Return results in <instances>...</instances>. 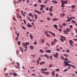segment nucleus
<instances>
[{"label":"nucleus","instance_id":"1","mask_svg":"<svg viewBox=\"0 0 77 77\" xmlns=\"http://www.w3.org/2000/svg\"><path fill=\"white\" fill-rule=\"evenodd\" d=\"M67 1H64L62 0L61 1L62 5H61V8H64L65 7V4H66L67 2Z\"/></svg>","mask_w":77,"mask_h":77},{"label":"nucleus","instance_id":"2","mask_svg":"<svg viewBox=\"0 0 77 77\" xmlns=\"http://www.w3.org/2000/svg\"><path fill=\"white\" fill-rule=\"evenodd\" d=\"M69 42L70 44V45L71 46V47H73V45H72V44H73V41L71 40H69Z\"/></svg>","mask_w":77,"mask_h":77},{"label":"nucleus","instance_id":"3","mask_svg":"<svg viewBox=\"0 0 77 77\" xmlns=\"http://www.w3.org/2000/svg\"><path fill=\"white\" fill-rule=\"evenodd\" d=\"M27 19L30 21V22H32V21H33V22H35V21L33 20H32L30 19V18H29V17H27Z\"/></svg>","mask_w":77,"mask_h":77},{"label":"nucleus","instance_id":"4","mask_svg":"<svg viewBox=\"0 0 77 77\" xmlns=\"http://www.w3.org/2000/svg\"><path fill=\"white\" fill-rule=\"evenodd\" d=\"M34 11H35V12H36V13H37L38 14H42V13H41V12H40L38 10H34Z\"/></svg>","mask_w":77,"mask_h":77},{"label":"nucleus","instance_id":"5","mask_svg":"<svg viewBox=\"0 0 77 77\" xmlns=\"http://www.w3.org/2000/svg\"><path fill=\"white\" fill-rule=\"evenodd\" d=\"M66 30L67 32H69L70 30H71V28H67L66 29Z\"/></svg>","mask_w":77,"mask_h":77},{"label":"nucleus","instance_id":"6","mask_svg":"<svg viewBox=\"0 0 77 77\" xmlns=\"http://www.w3.org/2000/svg\"><path fill=\"white\" fill-rule=\"evenodd\" d=\"M14 67L17 69H20V66H15Z\"/></svg>","mask_w":77,"mask_h":77},{"label":"nucleus","instance_id":"7","mask_svg":"<svg viewBox=\"0 0 77 77\" xmlns=\"http://www.w3.org/2000/svg\"><path fill=\"white\" fill-rule=\"evenodd\" d=\"M65 16V13H63L60 14V17H63Z\"/></svg>","mask_w":77,"mask_h":77},{"label":"nucleus","instance_id":"8","mask_svg":"<svg viewBox=\"0 0 77 77\" xmlns=\"http://www.w3.org/2000/svg\"><path fill=\"white\" fill-rule=\"evenodd\" d=\"M40 7L42 8H45V6L44 5H42L40 6Z\"/></svg>","mask_w":77,"mask_h":77},{"label":"nucleus","instance_id":"9","mask_svg":"<svg viewBox=\"0 0 77 77\" xmlns=\"http://www.w3.org/2000/svg\"><path fill=\"white\" fill-rule=\"evenodd\" d=\"M49 33H50L51 35H53V36H56V35L54 33L51 32V31H49Z\"/></svg>","mask_w":77,"mask_h":77},{"label":"nucleus","instance_id":"10","mask_svg":"<svg viewBox=\"0 0 77 77\" xmlns=\"http://www.w3.org/2000/svg\"><path fill=\"white\" fill-rule=\"evenodd\" d=\"M72 17H71L69 19H67V22L70 21V20H72Z\"/></svg>","mask_w":77,"mask_h":77},{"label":"nucleus","instance_id":"11","mask_svg":"<svg viewBox=\"0 0 77 77\" xmlns=\"http://www.w3.org/2000/svg\"><path fill=\"white\" fill-rule=\"evenodd\" d=\"M64 33L65 34H66V35L68 34V32H67V31L65 30H64Z\"/></svg>","mask_w":77,"mask_h":77},{"label":"nucleus","instance_id":"12","mask_svg":"<svg viewBox=\"0 0 77 77\" xmlns=\"http://www.w3.org/2000/svg\"><path fill=\"white\" fill-rule=\"evenodd\" d=\"M44 63H45V62L42 61L40 63V65H43V64H44Z\"/></svg>","mask_w":77,"mask_h":77},{"label":"nucleus","instance_id":"13","mask_svg":"<svg viewBox=\"0 0 77 77\" xmlns=\"http://www.w3.org/2000/svg\"><path fill=\"white\" fill-rule=\"evenodd\" d=\"M61 38H63V39H64V41H66V38L65 37H63V36L61 35Z\"/></svg>","mask_w":77,"mask_h":77},{"label":"nucleus","instance_id":"14","mask_svg":"<svg viewBox=\"0 0 77 77\" xmlns=\"http://www.w3.org/2000/svg\"><path fill=\"white\" fill-rule=\"evenodd\" d=\"M45 51V52H47V53H51V51L50 50H47Z\"/></svg>","mask_w":77,"mask_h":77},{"label":"nucleus","instance_id":"15","mask_svg":"<svg viewBox=\"0 0 77 77\" xmlns=\"http://www.w3.org/2000/svg\"><path fill=\"white\" fill-rule=\"evenodd\" d=\"M58 54V53H56V54L55 56H54V57H57Z\"/></svg>","mask_w":77,"mask_h":77},{"label":"nucleus","instance_id":"16","mask_svg":"<svg viewBox=\"0 0 77 77\" xmlns=\"http://www.w3.org/2000/svg\"><path fill=\"white\" fill-rule=\"evenodd\" d=\"M52 20V21H57V19L56 18H54Z\"/></svg>","mask_w":77,"mask_h":77},{"label":"nucleus","instance_id":"17","mask_svg":"<svg viewBox=\"0 0 77 77\" xmlns=\"http://www.w3.org/2000/svg\"><path fill=\"white\" fill-rule=\"evenodd\" d=\"M54 26L55 28V29H57L58 27H57V25L55 24L54 25Z\"/></svg>","mask_w":77,"mask_h":77},{"label":"nucleus","instance_id":"18","mask_svg":"<svg viewBox=\"0 0 77 77\" xmlns=\"http://www.w3.org/2000/svg\"><path fill=\"white\" fill-rule=\"evenodd\" d=\"M13 75L14 77H17V73H14Z\"/></svg>","mask_w":77,"mask_h":77},{"label":"nucleus","instance_id":"19","mask_svg":"<svg viewBox=\"0 0 77 77\" xmlns=\"http://www.w3.org/2000/svg\"><path fill=\"white\" fill-rule=\"evenodd\" d=\"M22 1V0H18V1L17 2V3H21Z\"/></svg>","mask_w":77,"mask_h":77},{"label":"nucleus","instance_id":"20","mask_svg":"<svg viewBox=\"0 0 77 77\" xmlns=\"http://www.w3.org/2000/svg\"><path fill=\"white\" fill-rule=\"evenodd\" d=\"M27 26V27H32V25L30 24H28Z\"/></svg>","mask_w":77,"mask_h":77},{"label":"nucleus","instance_id":"21","mask_svg":"<svg viewBox=\"0 0 77 77\" xmlns=\"http://www.w3.org/2000/svg\"><path fill=\"white\" fill-rule=\"evenodd\" d=\"M19 48H20V50L21 51L22 53H23V48H22L20 47Z\"/></svg>","mask_w":77,"mask_h":77},{"label":"nucleus","instance_id":"22","mask_svg":"<svg viewBox=\"0 0 77 77\" xmlns=\"http://www.w3.org/2000/svg\"><path fill=\"white\" fill-rule=\"evenodd\" d=\"M72 23H74V24H75L76 23V22L73 20H72L71 21Z\"/></svg>","mask_w":77,"mask_h":77},{"label":"nucleus","instance_id":"23","mask_svg":"<svg viewBox=\"0 0 77 77\" xmlns=\"http://www.w3.org/2000/svg\"><path fill=\"white\" fill-rule=\"evenodd\" d=\"M52 2L53 3H55V4H57V1H56L53 0V1H52Z\"/></svg>","mask_w":77,"mask_h":77},{"label":"nucleus","instance_id":"24","mask_svg":"<svg viewBox=\"0 0 77 77\" xmlns=\"http://www.w3.org/2000/svg\"><path fill=\"white\" fill-rule=\"evenodd\" d=\"M17 18H21V17L20 16V15H19V14H18L17 15Z\"/></svg>","mask_w":77,"mask_h":77},{"label":"nucleus","instance_id":"25","mask_svg":"<svg viewBox=\"0 0 77 77\" xmlns=\"http://www.w3.org/2000/svg\"><path fill=\"white\" fill-rule=\"evenodd\" d=\"M29 45V42H26V43H25V45L26 46H27V45Z\"/></svg>","mask_w":77,"mask_h":77},{"label":"nucleus","instance_id":"26","mask_svg":"<svg viewBox=\"0 0 77 77\" xmlns=\"http://www.w3.org/2000/svg\"><path fill=\"white\" fill-rule=\"evenodd\" d=\"M35 17V20H37V19L38 18L37 17H38V16H37V15L36 14H34Z\"/></svg>","mask_w":77,"mask_h":77},{"label":"nucleus","instance_id":"27","mask_svg":"<svg viewBox=\"0 0 77 77\" xmlns=\"http://www.w3.org/2000/svg\"><path fill=\"white\" fill-rule=\"evenodd\" d=\"M4 75H5L6 77H7L9 75L8 74V73H5Z\"/></svg>","mask_w":77,"mask_h":77},{"label":"nucleus","instance_id":"28","mask_svg":"<svg viewBox=\"0 0 77 77\" xmlns=\"http://www.w3.org/2000/svg\"><path fill=\"white\" fill-rule=\"evenodd\" d=\"M30 48L31 50H33V47L32 45L30 46Z\"/></svg>","mask_w":77,"mask_h":77},{"label":"nucleus","instance_id":"29","mask_svg":"<svg viewBox=\"0 0 77 77\" xmlns=\"http://www.w3.org/2000/svg\"><path fill=\"white\" fill-rule=\"evenodd\" d=\"M30 37L31 39L32 40L33 39V36H32L31 34L30 35Z\"/></svg>","mask_w":77,"mask_h":77},{"label":"nucleus","instance_id":"30","mask_svg":"<svg viewBox=\"0 0 77 77\" xmlns=\"http://www.w3.org/2000/svg\"><path fill=\"white\" fill-rule=\"evenodd\" d=\"M64 56L65 57H67V58H68V55H67L66 54H63Z\"/></svg>","mask_w":77,"mask_h":77},{"label":"nucleus","instance_id":"31","mask_svg":"<svg viewBox=\"0 0 77 77\" xmlns=\"http://www.w3.org/2000/svg\"><path fill=\"white\" fill-rule=\"evenodd\" d=\"M72 67V68H73V69H75V66L72 65H71V66Z\"/></svg>","mask_w":77,"mask_h":77},{"label":"nucleus","instance_id":"32","mask_svg":"<svg viewBox=\"0 0 77 77\" xmlns=\"http://www.w3.org/2000/svg\"><path fill=\"white\" fill-rule=\"evenodd\" d=\"M75 8V6L73 5L72 6V9H74Z\"/></svg>","mask_w":77,"mask_h":77},{"label":"nucleus","instance_id":"33","mask_svg":"<svg viewBox=\"0 0 77 77\" xmlns=\"http://www.w3.org/2000/svg\"><path fill=\"white\" fill-rule=\"evenodd\" d=\"M54 74H54V71H53L52 72V75H54Z\"/></svg>","mask_w":77,"mask_h":77},{"label":"nucleus","instance_id":"34","mask_svg":"<svg viewBox=\"0 0 77 77\" xmlns=\"http://www.w3.org/2000/svg\"><path fill=\"white\" fill-rule=\"evenodd\" d=\"M16 53H17V56H18V54H19V51H18L17 50L16 51Z\"/></svg>","mask_w":77,"mask_h":77},{"label":"nucleus","instance_id":"35","mask_svg":"<svg viewBox=\"0 0 77 77\" xmlns=\"http://www.w3.org/2000/svg\"><path fill=\"white\" fill-rule=\"evenodd\" d=\"M29 17H32V13H30L29 14Z\"/></svg>","mask_w":77,"mask_h":77},{"label":"nucleus","instance_id":"36","mask_svg":"<svg viewBox=\"0 0 77 77\" xmlns=\"http://www.w3.org/2000/svg\"><path fill=\"white\" fill-rule=\"evenodd\" d=\"M39 51L40 52V53H44V51H43L41 49Z\"/></svg>","mask_w":77,"mask_h":77},{"label":"nucleus","instance_id":"37","mask_svg":"<svg viewBox=\"0 0 77 77\" xmlns=\"http://www.w3.org/2000/svg\"><path fill=\"white\" fill-rule=\"evenodd\" d=\"M17 44L18 45H20L21 43H20V41H18L17 42Z\"/></svg>","mask_w":77,"mask_h":77},{"label":"nucleus","instance_id":"38","mask_svg":"<svg viewBox=\"0 0 77 77\" xmlns=\"http://www.w3.org/2000/svg\"><path fill=\"white\" fill-rule=\"evenodd\" d=\"M49 11H50V12H52V11H53V9H52V8H49Z\"/></svg>","mask_w":77,"mask_h":77},{"label":"nucleus","instance_id":"39","mask_svg":"<svg viewBox=\"0 0 77 77\" xmlns=\"http://www.w3.org/2000/svg\"><path fill=\"white\" fill-rule=\"evenodd\" d=\"M67 66H69L70 67H71V65H70V64L68 63H67Z\"/></svg>","mask_w":77,"mask_h":77},{"label":"nucleus","instance_id":"40","mask_svg":"<svg viewBox=\"0 0 77 77\" xmlns=\"http://www.w3.org/2000/svg\"><path fill=\"white\" fill-rule=\"evenodd\" d=\"M46 35L47 36L48 38H50V35H49L48 34H46Z\"/></svg>","mask_w":77,"mask_h":77},{"label":"nucleus","instance_id":"41","mask_svg":"<svg viewBox=\"0 0 77 77\" xmlns=\"http://www.w3.org/2000/svg\"><path fill=\"white\" fill-rule=\"evenodd\" d=\"M46 44H47V46H48V47H50V44L48 43H47V42L46 43Z\"/></svg>","mask_w":77,"mask_h":77},{"label":"nucleus","instance_id":"42","mask_svg":"<svg viewBox=\"0 0 77 77\" xmlns=\"http://www.w3.org/2000/svg\"><path fill=\"white\" fill-rule=\"evenodd\" d=\"M22 29H24V30H26V28L25 27H24L23 26H22Z\"/></svg>","mask_w":77,"mask_h":77},{"label":"nucleus","instance_id":"43","mask_svg":"<svg viewBox=\"0 0 77 77\" xmlns=\"http://www.w3.org/2000/svg\"><path fill=\"white\" fill-rule=\"evenodd\" d=\"M15 40L16 41H18V37H16L15 38Z\"/></svg>","mask_w":77,"mask_h":77},{"label":"nucleus","instance_id":"44","mask_svg":"<svg viewBox=\"0 0 77 77\" xmlns=\"http://www.w3.org/2000/svg\"><path fill=\"white\" fill-rule=\"evenodd\" d=\"M50 59H51V60H52V59H53V57H52V56H50Z\"/></svg>","mask_w":77,"mask_h":77},{"label":"nucleus","instance_id":"45","mask_svg":"<svg viewBox=\"0 0 77 77\" xmlns=\"http://www.w3.org/2000/svg\"><path fill=\"white\" fill-rule=\"evenodd\" d=\"M38 2L40 3H41L42 1H41V0H38Z\"/></svg>","mask_w":77,"mask_h":77},{"label":"nucleus","instance_id":"46","mask_svg":"<svg viewBox=\"0 0 77 77\" xmlns=\"http://www.w3.org/2000/svg\"><path fill=\"white\" fill-rule=\"evenodd\" d=\"M61 59H62V60H65V59H64V58H63V57H61Z\"/></svg>","mask_w":77,"mask_h":77},{"label":"nucleus","instance_id":"47","mask_svg":"<svg viewBox=\"0 0 77 77\" xmlns=\"http://www.w3.org/2000/svg\"><path fill=\"white\" fill-rule=\"evenodd\" d=\"M55 44V42H53L51 43V44L52 45H53V44Z\"/></svg>","mask_w":77,"mask_h":77},{"label":"nucleus","instance_id":"48","mask_svg":"<svg viewBox=\"0 0 77 77\" xmlns=\"http://www.w3.org/2000/svg\"><path fill=\"white\" fill-rule=\"evenodd\" d=\"M19 33H17V37H19Z\"/></svg>","mask_w":77,"mask_h":77},{"label":"nucleus","instance_id":"49","mask_svg":"<svg viewBox=\"0 0 77 77\" xmlns=\"http://www.w3.org/2000/svg\"><path fill=\"white\" fill-rule=\"evenodd\" d=\"M66 24L65 23H63V26H66Z\"/></svg>","mask_w":77,"mask_h":77},{"label":"nucleus","instance_id":"50","mask_svg":"<svg viewBox=\"0 0 77 77\" xmlns=\"http://www.w3.org/2000/svg\"><path fill=\"white\" fill-rule=\"evenodd\" d=\"M17 64V66H20V63L18 62L16 63Z\"/></svg>","mask_w":77,"mask_h":77},{"label":"nucleus","instance_id":"51","mask_svg":"<svg viewBox=\"0 0 77 77\" xmlns=\"http://www.w3.org/2000/svg\"><path fill=\"white\" fill-rule=\"evenodd\" d=\"M60 39L61 41H62V42H64V41L63 40L62 38H60Z\"/></svg>","mask_w":77,"mask_h":77},{"label":"nucleus","instance_id":"52","mask_svg":"<svg viewBox=\"0 0 77 77\" xmlns=\"http://www.w3.org/2000/svg\"><path fill=\"white\" fill-rule=\"evenodd\" d=\"M42 43H44V39H42Z\"/></svg>","mask_w":77,"mask_h":77},{"label":"nucleus","instance_id":"53","mask_svg":"<svg viewBox=\"0 0 77 77\" xmlns=\"http://www.w3.org/2000/svg\"><path fill=\"white\" fill-rule=\"evenodd\" d=\"M49 15L51 16H53V14L52 13H49Z\"/></svg>","mask_w":77,"mask_h":77},{"label":"nucleus","instance_id":"54","mask_svg":"<svg viewBox=\"0 0 77 77\" xmlns=\"http://www.w3.org/2000/svg\"><path fill=\"white\" fill-rule=\"evenodd\" d=\"M15 62H12L11 63V64L12 65H14V64H15Z\"/></svg>","mask_w":77,"mask_h":77},{"label":"nucleus","instance_id":"55","mask_svg":"<svg viewBox=\"0 0 77 77\" xmlns=\"http://www.w3.org/2000/svg\"><path fill=\"white\" fill-rule=\"evenodd\" d=\"M34 7L35 8H36V7H37V4H35Z\"/></svg>","mask_w":77,"mask_h":77},{"label":"nucleus","instance_id":"56","mask_svg":"<svg viewBox=\"0 0 77 77\" xmlns=\"http://www.w3.org/2000/svg\"><path fill=\"white\" fill-rule=\"evenodd\" d=\"M64 60H65L66 62H68V59H67L66 58H65Z\"/></svg>","mask_w":77,"mask_h":77},{"label":"nucleus","instance_id":"57","mask_svg":"<svg viewBox=\"0 0 77 77\" xmlns=\"http://www.w3.org/2000/svg\"><path fill=\"white\" fill-rule=\"evenodd\" d=\"M14 5H16V2L15 1H14Z\"/></svg>","mask_w":77,"mask_h":77},{"label":"nucleus","instance_id":"58","mask_svg":"<svg viewBox=\"0 0 77 77\" xmlns=\"http://www.w3.org/2000/svg\"><path fill=\"white\" fill-rule=\"evenodd\" d=\"M36 44H37V42H35L34 43V45H36Z\"/></svg>","mask_w":77,"mask_h":77},{"label":"nucleus","instance_id":"59","mask_svg":"<svg viewBox=\"0 0 77 77\" xmlns=\"http://www.w3.org/2000/svg\"><path fill=\"white\" fill-rule=\"evenodd\" d=\"M23 46L24 47L26 46H25V43H23Z\"/></svg>","mask_w":77,"mask_h":77},{"label":"nucleus","instance_id":"60","mask_svg":"<svg viewBox=\"0 0 77 77\" xmlns=\"http://www.w3.org/2000/svg\"><path fill=\"white\" fill-rule=\"evenodd\" d=\"M66 52L67 53H69V50H68V49H67L66 50Z\"/></svg>","mask_w":77,"mask_h":77},{"label":"nucleus","instance_id":"61","mask_svg":"<svg viewBox=\"0 0 77 77\" xmlns=\"http://www.w3.org/2000/svg\"><path fill=\"white\" fill-rule=\"evenodd\" d=\"M67 71H68V69H64L63 70V72H66Z\"/></svg>","mask_w":77,"mask_h":77},{"label":"nucleus","instance_id":"62","mask_svg":"<svg viewBox=\"0 0 77 77\" xmlns=\"http://www.w3.org/2000/svg\"><path fill=\"white\" fill-rule=\"evenodd\" d=\"M13 20H14V21H16V19H15V18L14 17H13Z\"/></svg>","mask_w":77,"mask_h":77},{"label":"nucleus","instance_id":"63","mask_svg":"<svg viewBox=\"0 0 77 77\" xmlns=\"http://www.w3.org/2000/svg\"><path fill=\"white\" fill-rule=\"evenodd\" d=\"M36 75V74L34 73L32 74V76H33L34 75Z\"/></svg>","mask_w":77,"mask_h":77},{"label":"nucleus","instance_id":"64","mask_svg":"<svg viewBox=\"0 0 77 77\" xmlns=\"http://www.w3.org/2000/svg\"><path fill=\"white\" fill-rule=\"evenodd\" d=\"M56 50L57 51H60L59 49H56Z\"/></svg>","mask_w":77,"mask_h":77}]
</instances>
